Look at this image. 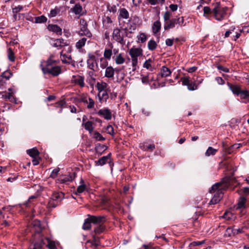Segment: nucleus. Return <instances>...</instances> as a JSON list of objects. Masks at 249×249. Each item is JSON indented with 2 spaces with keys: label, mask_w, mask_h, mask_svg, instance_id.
I'll use <instances>...</instances> for the list:
<instances>
[{
  "label": "nucleus",
  "mask_w": 249,
  "mask_h": 249,
  "mask_svg": "<svg viewBox=\"0 0 249 249\" xmlns=\"http://www.w3.org/2000/svg\"><path fill=\"white\" fill-rule=\"evenodd\" d=\"M223 187L222 186L221 182H217L212 186L210 190V193H214V196L209 204H215L218 203L221 199L223 197L224 191Z\"/></svg>",
  "instance_id": "nucleus-1"
},
{
  "label": "nucleus",
  "mask_w": 249,
  "mask_h": 249,
  "mask_svg": "<svg viewBox=\"0 0 249 249\" xmlns=\"http://www.w3.org/2000/svg\"><path fill=\"white\" fill-rule=\"evenodd\" d=\"M228 8L226 7H222L219 2H216L213 5V17L217 20H221L226 15Z\"/></svg>",
  "instance_id": "nucleus-2"
},
{
  "label": "nucleus",
  "mask_w": 249,
  "mask_h": 249,
  "mask_svg": "<svg viewBox=\"0 0 249 249\" xmlns=\"http://www.w3.org/2000/svg\"><path fill=\"white\" fill-rule=\"evenodd\" d=\"M64 198V194L62 192H54L52 195L48 205L49 207L55 208L58 206L61 201Z\"/></svg>",
  "instance_id": "nucleus-3"
},
{
  "label": "nucleus",
  "mask_w": 249,
  "mask_h": 249,
  "mask_svg": "<svg viewBox=\"0 0 249 249\" xmlns=\"http://www.w3.org/2000/svg\"><path fill=\"white\" fill-rule=\"evenodd\" d=\"M42 71L44 74H51L53 76H57L61 73V68L58 66L42 67Z\"/></svg>",
  "instance_id": "nucleus-4"
},
{
  "label": "nucleus",
  "mask_w": 249,
  "mask_h": 249,
  "mask_svg": "<svg viewBox=\"0 0 249 249\" xmlns=\"http://www.w3.org/2000/svg\"><path fill=\"white\" fill-rule=\"evenodd\" d=\"M113 38L117 42L122 45L125 44V41L124 40L123 35L121 34V30L118 28L114 29L112 33Z\"/></svg>",
  "instance_id": "nucleus-5"
},
{
  "label": "nucleus",
  "mask_w": 249,
  "mask_h": 249,
  "mask_svg": "<svg viewBox=\"0 0 249 249\" xmlns=\"http://www.w3.org/2000/svg\"><path fill=\"white\" fill-rule=\"evenodd\" d=\"M236 181L235 178L233 177H226L222 179L220 182L222 183V186L224 190H226L229 186L234 185Z\"/></svg>",
  "instance_id": "nucleus-6"
},
{
  "label": "nucleus",
  "mask_w": 249,
  "mask_h": 249,
  "mask_svg": "<svg viewBox=\"0 0 249 249\" xmlns=\"http://www.w3.org/2000/svg\"><path fill=\"white\" fill-rule=\"evenodd\" d=\"M90 221L94 224L100 225L104 224L106 221V216H94L89 215Z\"/></svg>",
  "instance_id": "nucleus-7"
},
{
  "label": "nucleus",
  "mask_w": 249,
  "mask_h": 249,
  "mask_svg": "<svg viewBox=\"0 0 249 249\" xmlns=\"http://www.w3.org/2000/svg\"><path fill=\"white\" fill-rule=\"evenodd\" d=\"M88 67L89 69L93 71H97L98 70V67L96 62V57L94 55H92L89 56V59L87 61Z\"/></svg>",
  "instance_id": "nucleus-8"
},
{
  "label": "nucleus",
  "mask_w": 249,
  "mask_h": 249,
  "mask_svg": "<svg viewBox=\"0 0 249 249\" xmlns=\"http://www.w3.org/2000/svg\"><path fill=\"white\" fill-rule=\"evenodd\" d=\"M180 80L182 82V85L187 86L189 90H194L196 89V84L189 80L188 77H181Z\"/></svg>",
  "instance_id": "nucleus-9"
},
{
  "label": "nucleus",
  "mask_w": 249,
  "mask_h": 249,
  "mask_svg": "<svg viewBox=\"0 0 249 249\" xmlns=\"http://www.w3.org/2000/svg\"><path fill=\"white\" fill-rule=\"evenodd\" d=\"M129 54L132 59H138V57L142 55V50L139 48H132L129 50Z\"/></svg>",
  "instance_id": "nucleus-10"
},
{
  "label": "nucleus",
  "mask_w": 249,
  "mask_h": 249,
  "mask_svg": "<svg viewBox=\"0 0 249 249\" xmlns=\"http://www.w3.org/2000/svg\"><path fill=\"white\" fill-rule=\"evenodd\" d=\"M98 114L103 116L105 119L107 120H110L111 118V112L107 108L99 110L98 112Z\"/></svg>",
  "instance_id": "nucleus-11"
},
{
  "label": "nucleus",
  "mask_w": 249,
  "mask_h": 249,
  "mask_svg": "<svg viewBox=\"0 0 249 249\" xmlns=\"http://www.w3.org/2000/svg\"><path fill=\"white\" fill-rule=\"evenodd\" d=\"M80 36H86L89 38L92 36V34L88 29V26L80 27V30L77 32Z\"/></svg>",
  "instance_id": "nucleus-12"
},
{
  "label": "nucleus",
  "mask_w": 249,
  "mask_h": 249,
  "mask_svg": "<svg viewBox=\"0 0 249 249\" xmlns=\"http://www.w3.org/2000/svg\"><path fill=\"white\" fill-rule=\"evenodd\" d=\"M246 198L244 196L241 197L238 202L236 210H241V212L244 213V210L246 208Z\"/></svg>",
  "instance_id": "nucleus-13"
},
{
  "label": "nucleus",
  "mask_w": 249,
  "mask_h": 249,
  "mask_svg": "<svg viewBox=\"0 0 249 249\" xmlns=\"http://www.w3.org/2000/svg\"><path fill=\"white\" fill-rule=\"evenodd\" d=\"M241 146V144L240 143H235L231 145L230 147L227 148V147L225 146V144L224 142H223V147L225 149V151L228 154L231 153L234 151V149H236L240 148Z\"/></svg>",
  "instance_id": "nucleus-14"
},
{
  "label": "nucleus",
  "mask_w": 249,
  "mask_h": 249,
  "mask_svg": "<svg viewBox=\"0 0 249 249\" xmlns=\"http://www.w3.org/2000/svg\"><path fill=\"white\" fill-rule=\"evenodd\" d=\"M110 158V154L106 156H103L98 160L95 161V164L97 166H102L105 164L109 160Z\"/></svg>",
  "instance_id": "nucleus-15"
},
{
  "label": "nucleus",
  "mask_w": 249,
  "mask_h": 249,
  "mask_svg": "<svg viewBox=\"0 0 249 249\" xmlns=\"http://www.w3.org/2000/svg\"><path fill=\"white\" fill-rule=\"evenodd\" d=\"M176 24H177L176 18H172L164 23V28L165 30H168L175 27Z\"/></svg>",
  "instance_id": "nucleus-16"
},
{
  "label": "nucleus",
  "mask_w": 249,
  "mask_h": 249,
  "mask_svg": "<svg viewBox=\"0 0 249 249\" xmlns=\"http://www.w3.org/2000/svg\"><path fill=\"white\" fill-rule=\"evenodd\" d=\"M49 31L56 33L58 35L62 34V29L58 25L55 24H50L48 26Z\"/></svg>",
  "instance_id": "nucleus-17"
},
{
  "label": "nucleus",
  "mask_w": 249,
  "mask_h": 249,
  "mask_svg": "<svg viewBox=\"0 0 249 249\" xmlns=\"http://www.w3.org/2000/svg\"><path fill=\"white\" fill-rule=\"evenodd\" d=\"M171 74V71L168 68L162 66L160 70V72L158 75H160L161 77H166L169 76Z\"/></svg>",
  "instance_id": "nucleus-18"
},
{
  "label": "nucleus",
  "mask_w": 249,
  "mask_h": 249,
  "mask_svg": "<svg viewBox=\"0 0 249 249\" xmlns=\"http://www.w3.org/2000/svg\"><path fill=\"white\" fill-rule=\"evenodd\" d=\"M115 70L111 66L107 67L106 69L105 76L107 78H112L114 74Z\"/></svg>",
  "instance_id": "nucleus-19"
},
{
  "label": "nucleus",
  "mask_w": 249,
  "mask_h": 249,
  "mask_svg": "<svg viewBox=\"0 0 249 249\" xmlns=\"http://www.w3.org/2000/svg\"><path fill=\"white\" fill-rule=\"evenodd\" d=\"M118 18L127 19L129 18V13L127 10L124 8L120 9Z\"/></svg>",
  "instance_id": "nucleus-20"
},
{
  "label": "nucleus",
  "mask_w": 249,
  "mask_h": 249,
  "mask_svg": "<svg viewBox=\"0 0 249 249\" xmlns=\"http://www.w3.org/2000/svg\"><path fill=\"white\" fill-rule=\"evenodd\" d=\"M27 153L32 158L38 157L39 152L36 147L27 150Z\"/></svg>",
  "instance_id": "nucleus-21"
},
{
  "label": "nucleus",
  "mask_w": 249,
  "mask_h": 249,
  "mask_svg": "<svg viewBox=\"0 0 249 249\" xmlns=\"http://www.w3.org/2000/svg\"><path fill=\"white\" fill-rule=\"evenodd\" d=\"M45 244L44 240L41 238L39 241L36 242L30 249H41Z\"/></svg>",
  "instance_id": "nucleus-22"
},
{
  "label": "nucleus",
  "mask_w": 249,
  "mask_h": 249,
  "mask_svg": "<svg viewBox=\"0 0 249 249\" xmlns=\"http://www.w3.org/2000/svg\"><path fill=\"white\" fill-rule=\"evenodd\" d=\"M63 51L64 50L60 53V55L62 57L61 61L63 63H70L72 60L71 56V55L63 54Z\"/></svg>",
  "instance_id": "nucleus-23"
},
{
  "label": "nucleus",
  "mask_w": 249,
  "mask_h": 249,
  "mask_svg": "<svg viewBox=\"0 0 249 249\" xmlns=\"http://www.w3.org/2000/svg\"><path fill=\"white\" fill-rule=\"evenodd\" d=\"M229 88L232 92L237 95H239L241 91V88L237 85H234L232 84L229 85Z\"/></svg>",
  "instance_id": "nucleus-24"
},
{
  "label": "nucleus",
  "mask_w": 249,
  "mask_h": 249,
  "mask_svg": "<svg viewBox=\"0 0 249 249\" xmlns=\"http://www.w3.org/2000/svg\"><path fill=\"white\" fill-rule=\"evenodd\" d=\"M106 229V226L104 224L98 225L94 228V232L96 234H99L104 231Z\"/></svg>",
  "instance_id": "nucleus-25"
},
{
  "label": "nucleus",
  "mask_w": 249,
  "mask_h": 249,
  "mask_svg": "<svg viewBox=\"0 0 249 249\" xmlns=\"http://www.w3.org/2000/svg\"><path fill=\"white\" fill-rule=\"evenodd\" d=\"M91 223H92V222L90 221L89 216L88 215V217L85 220L82 227L83 229L84 230H89L90 229Z\"/></svg>",
  "instance_id": "nucleus-26"
},
{
  "label": "nucleus",
  "mask_w": 249,
  "mask_h": 249,
  "mask_svg": "<svg viewBox=\"0 0 249 249\" xmlns=\"http://www.w3.org/2000/svg\"><path fill=\"white\" fill-rule=\"evenodd\" d=\"M13 92H9L8 93H5L2 96L6 100H9L11 102H14L16 100L15 98L13 96Z\"/></svg>",
  "instance_id": "nucleus-27"
},
{
  "label": "nucleus",
  "mask_w": 249,
  "mask_h": 249,
  "mask_svg": "<svg viewBox=\"0 0 249 249\" xmlns=\"http://www.w3.org/2000/svg\"><path fill=\"white\" fill-rule=\"evenodd\" d=\"M161 24L160 21H155L153 25V32L154 34L157 33L160 29Z\"/></svg>",
  "instance_id": "nucleus-28"
},
{
  "label": "nucleus",
  "mask_w": 249,
  "mask_h": 249,
  "mask_svg": "<svg viewBox=\"0 0 249 249\" xmlns=\"http://www.w3.org/2000/svg\"><path fill=\"white\" fill-rule=\"evenodd\" d=\"M45 240L47 242V247L49 249H56V246L54 241L48 238H46Z\"/></svg>",
  "instance_id": "nucleus-29"
},
{
  "label": "nucleus",
  "mask_w": 249,
  "mask_h": 249,
  "mask_svg": "<svg viewBox=\"0 0 249 249\" xmlns=\"http://www.w3.org/2000/svg\"><path fill=\"white\" fill-rule=\"evenodd\" d=\"M87 40V38L86 37H83L82 39H80L76 43V47L77 49L82 48L85 45Z\"/></svg>",
  "instance_id": "nucleus-30"
},
{
  "label": "nucleus",
  "mask_w": 249,
  "mask_h": 249,
  "mask_svg": "<svg viewBox=\"0 0 249 249\" xmlns=\"http://www.w3.org/2000/svg\"><path fill=\"white\" fill-rule=\"evenodd\" d=\"M92 124L93 123L91 121H88L85 124H83V125L84 126L85 128L90 132L93 129Z\"/></svg>",
  "instance_id": "nucleus-31"
},
{
  "label": "nucleus",
  "mask_w": 249,
  "mask_h": 249,
  "mask_svg": "<svg viewBox=\"0 0 249 249\" xmlns=\"http://www.w3.org/2000/svg\"><path fill=\"white\" fill-rule=\"evenodd\" d=\"M96 87L97 88L98 90L99 91V93L98 94V96L99 98L101 99L100 97V93L103 91H104L105 88L106 87V83H97L96 85Z\"/></svg>",
  "instance_id": "nucleus-32"
},
{
  "label": "nucleus",
  "mask_w": 249,
  "mask_h": 249,
  "mask_svg": "<svg viewBox=\"0 0 249 249\" xmlns=\"http://www.w3.org/2000/svg\"><path fill=\"white\" fill-rule=\"evenodd\" d=\"M35 18V23H44L47 21V18L44 16H41L39 17H36Z\"/></svg>",
  "instance_id": "nucleus-33"
},
{
  "label": "nucleus",
  "mask_w": 249,
  "mask_h": 249,
  "mask_svg": "<svg viewBox=\"0 0 249 249\" xmlns=\"http://www.w3.org/2000/svg\"><path fill=\"white\" fill-rule=\"evenodd\" d=\"M53 55H51L50 57V58L47 60L46 61V65L45 67H48L49 65L50 66H53V64L57 63L59 62V60H53Z\"/></svg>",
  "instance_id": "nucleus-34"
},
{
  "label": "nucleus",
  "mask_w": 249,
  "mask_h": 249,
  "mask_svg": "<svg viewBox=\"0 0 249 249\" xmlns=\"http://www.w3.org/2000/svg\"><path fill=\"white\" fill-rule=\"evenodd\" d=\"M157 46V44L154 40H150L148 43V48L151 51L154 50Z\"/></svg>",
  "instance_id": "nucleus-35"
},
{
  "label": "nucleus",
  "mask_w": 249,
  "mask_h": 249,
  "mask_svg": "<svg viewBox=\"0 0 249 249\" xmlns=\"http://www.w3.org/2000/svg\"><path fill=\"white\" fill-rule=\"evenodd\" d=\"M217 150L214 149L212 147H209L206 152H205V155L206 156H210V155H214L215 154Z\"/></svg>",
  "instance_id": "nucleus-36"
},
{
  "label": "nucleus",
  "mask_w": 249,
  "mask_h": 249,
  "mask_svg": "<svg viewBox=\"0 0 249 249\" xmlns=\"http://www.w3.org/2000/svg\"><path fill=\"white\" fill-rule=\"evenodd\" d=\"M124 58L121 53L117 55L115 59L116 63L117 64H122L124 62Z\"/></svg>",
  "instance_id": "nucleus-37"
},
{
  "label": "nucleus",
  "mask_w": 249,
  "mask_h": 249,
  "mask_svg": "<svg viewBox=\"0 0 249 249\" xmlns=\"http://www.w3.org/2000/svg\"><path fill=\"white\" fill-rule=\"evenodd\" d=\"M74 175H75V173H73L72 175H69V176H67V177H64L63 178H62L61 179L62 182V183H66V182H69V181H72V179L74 178Z\"/></svg>",
  "instance_id": "nucleus-38"
},
{
  "label": "nucleus",
  "mask_w": 249,
  "mask_h": 249,
  "mask_svg": "<svg viewBox=\"0 0 249 249\" xmlns=\"http://www.w3.org/2000/svg\"><path fill=\"white\" fill-rule=\"evenodd\" d=\"M81 182L82 184L77 187L76 192V194H77V193H82L85 190L86 185L84 184V180L83 179H81Z\"/></svg>",
  "instance_id": "nucleus-39"
},
{
  "label": "nucleus",
  "mask_w": 249,
  "mask_h": 249,
  "mask_svg": "<svg viewBox=\"0 0 249 249\" xmlns=\"http://www.w3.org/2000/svg\"><path fill=\"white\" fill-rule=\"evenodd\" d=\"M93 240L90 241L89 240L87 242V243H91V246L95 247V248H97L99 244V241L98 239H97L95 235H93Z\"/></svg>",
  "instance_id": "nucleus-40"
},
{
  "label": "nucleus",
  "mask_w": 249,
  "mask_h": 249,
  "mask_svg": "<svg viewBox=\"0 0 249 249\" xmlns=\"http://www.w3.org/2000/svg\"><path fill=\"white\" fill-rule=\"evenodd\" d=\"M7 53L9 59L12 62L14 61L15 60V57L11 48H9L8 49Z\"/></svg>",
  "instance_id": "nucleus-41"
},
{
  "label": "nucleus",
  "mask_w": 249,
  "mask_h": 249,
  "mask_svg": "<svg viewBox=\"0 0 249 249\" xmlns=\"http://www.w3.org/2000/svg\"><path fill=\"white\" fill-rule=\"evenodd\" d=\"M239 95L241 99H246L249 97V91L247 90L241 89Z\"/></svg>",
  "instance_id": "nucleus-42"
},
{
  "label": "nucleus",
  "mask_w": 249,
  "mask_h": 249,
  "mask_svg": "<svg viewBox=\"0 0 249 249\" xmlns=\"http://www.w3.org/2000/svg\"><path fill=\"white\" fill-rule=\"evenodd\" d=\"M112 53V50L111 49H106L104 53V58L110 60Z\"/></svg>",
  "instance_id": "nucleus-43"
},
{
  "label": "nucleus",
  "mask_w": 249,
  "mask_h": 249,
  "mask_svg": "<svg viewBox=\"0 0 249 249\" xmlns=\"http://www.w3.org/2000/svg\"><path fill=\"white\" fill-rule=\"evenodd\" d=\"M82 10V6L80 4H75L73 8V12L75 14H79Z\"/></svg>",
  "instance_id": "nucleus-44"
},
{
  "label": "nucleus",
  "mask_w": 249,
  "mask_h": 249,
  "mask_svg": "<svg viewBox=\"0 0 249 249\" xmlns=\"http://www.w3.org/2000/svg\"><path fill=\"white\" fill-rule=\"evenodd\" d=\"M107 149V146L104 144H98L95 147V151L96 152L101 153V151H105Z\"/></svg>",
  "instance_id": "nucleus-45"
},
{
  "label": "nucleus",
  "mask_w": 249,
  "mask_h": 249,
  "mask_svg": "<svg viewBox=\"0 0 249 249\" xmlns=\"http://www.w3.org/2000/svg\"><path fill=\"white\" fill-rule=\"evenodd\" d=\"M100 67L102 69H105L107 67V66L108 65V62L106 60V58L102 57L100 59Z\"/></svg>",
  "instance_id": "nucleus-46"
},
{
  "label": "nucleus",
  "mask_w": 249,
  "mask_h": 249,
  "mask_svg": "<svg viewBox=\"0 0 249 249\" xmlns=\"http://www.w3.org/2000/svg\"><path fill=\"white\" fill-rule=\"evenodd\" d=\"M12 75V73L8 71H6L3 73H2L1 76L3 78H5L7 80H8Z\"/></svg>",
  "instance_id": "nucleus-47"
},
{
  "label": "nucleus",
  "mask_w": 249,
  "mask_h": 249,
  "mask_svg": "<svg viewBox=\"0 0 249 249\" xmlns=\"http://www.w3.org/2000/svg\"><path fill=\"white\" fill-rule=\"evenodd\" d=\"M60 12V10L58 8H55L51 10L49 16L50 17H55Z\"/></svg>",
  "instance_id": "nucleus-48"
},
{
  "label": "nucleus",
  "mask_w": 249,
  "mask_h": 249,
  "mask_svg": "<svg viewBox=\"0 0 249 249\" xmlns=\"http://www.w3.org/2000/svg\"><path fill=\"white\" fill-rule=\"evenodd\" d=\"M94 138L96 139L97 140L99 141H103L105 140V138H104L100 133L98 132H95L94 133Z\"/></svg>",
  "instance_id": "nucleus-49"
},
{
  "label": "nucleus",
  "mask_w": 249,
  "mask_h": 249,
  "mask_svg": "<svg viewBox=\"0 0 249 249\" xmlns=\"http://www.w3.org/2000/svg\"><path fill=\"white\" fill-rule=\"evenodd\" d=\"M84 78L83 77L80 76L77 79L75 80V82L76 84L80 85L81 87H84Z\"/></svg>",
  "instance_id": "nucleus-50"
},
{
  "label": "nucleus",
  "mask_w": 249,
  "mask_h": 249,
  "mask_svg": "<svg viewBox=\"0 0 249 249\" xmlns=\"http://www.w3.org/2000/svg\"><path fill=\"white\" fill-rule=\"evenodd\" d=\"M151 62L152 60L150 59L146 60L143 64V67L146 68L147 69H149L151 71H152L153 69L151 68Z\"/></svg>",
  "instance_id": "nucleus-51"
},
{
  "label": "nucleus",
  "mask_w": 249,
  "mask_h": 249,
  "mask_svg": "<svg viewBox=\"0 0 249 249\" xmlns=\"http://www.w3.org/2000/svg\"><path fill=\"white\" fill-rule=\"evenodd\" d=\"M203 12L204 16H206L207 15L213 13V9H211L209 7L205 6L203 7Z\"/></svg>",
  "instance_id": "nucleus-52"
},
{
  "label": "nucleus",
  "mask_w": 249,
  "mask_h": 249,
  "mask_svg": "<svg viewBox=\"0 0 249 249\" xmlns=\"http://www.w3.org/2000/svg\"><path fill=\"white\" fill-rule=\"evenodd\" d=\"M171 16H172V13L170 12H169V11L166 12L164 13V16H163V18H164L165 22L170 20V18L171 17Z\"/></svg>",
  "instance_id": "nucleus-53"
},
{
  "label": "nucleus",
  "mask_w": 249,
  "mask_h": 249,
  "mask_svg": "<svg viewBox=\"0 0 249 249\" xmlns=\"http://www.w3.org/2000/svg\"><path fill=\"white\" fill-rule=\"evenodd\" d=\"M234 227L228 228L226 230V234H227L228 235V236H231L232 235H235V234H234Z\"/></svg>",
  "instance_id": "nucleus-54"
},
{
  "label": "nucleus",
  "mask_w": 249,
  "mask_h": 249,
  "mask_svg": "<svg viewBox=\"0 0 249 249\" xmlns=\"http://www.w3.org/2000/svg\"><path fill=\"white\" fill-rule=\"evenodd\" d=\"M147 39L146 36L144 33H141L139 37V40L142 42L144 43Z\"/></svg>",
  "instance_id": "nucleus-55"
},
{
  "label": "nucleus",
  "mask_w": 249,
  "mask_h": 249,
  "mask_svg": "<svg viewBox=\"0 0 249 249\" xmlns=\"http://www.w3.org/2000/svg\"><path fill=\"white\" fill-rule=\"evenodd\" d=\"M106 130L108 134L113 135H114V129L112 125H109L107 127Z\"/></svg>",
  "instance_id": "nucleus-56"
},
{
  "label": "nucleus",
  "mask_w": 249,
  "mask_h": 249,
  "mask_svg": "<svg viewBox=\"0 0 249 249\" xmlns=\"http://www.w3.org/2000/svg\"><path fill=\"white\" fill-rule=\"evenodd\" d=\"M88 100H89V102L88 103V105L87 106V107L88 108H93L94 107V101H93V100L92 99H91L90 98H89Z\"/></svg>",
  "instance_id": "nucleus-57"
},
{
  "label": "nucleus",
  "mask_w": 249,
  "mask_h": 249,
  "mask_svg": "<svg viewBox=\"0 0 249 249\" xmlns=\"http://www.w3.org/2000/svg\"><path fill=\"white\" fill-rule=\"evenodd\" d=\"M58 40L60 41V45L61 47L64 46H68L69 45V43L68 41H65L62 38L57 39Z\"/></svg>",
  "instance_id": "nucleus-58"
},
{
  "label": "nucleus",
  "mask_w": 249,
  "mask_h": 249,
  "mask_svg": "<svg viewBox=\"0 0 249 249\" xmlns=\"http://www.w3.org/2000/svg\"><path fill=\"white\" fill-rule=\"evenodd\" d=\"M59 170L60 169L59 168H56L54 169L52 171V173L51 175V177L53 178H55L57 175V174L59 171Z\"/></svg>",
  "instance_id": "nucleus-59"
},
{
  "label": "nucleus",
  "mask_w": 249,
  "mask_h": 249,
  "mask_svg": "<svg viewBox=\"0 0 249 249\" xmlns=\"http://www.w3.org/2000/svg\"><path fill=\"white\" fill-rule=\"evenodd\" d=\"M138 63V59H132V65L133 67V71H134L136 70V66Z\"/></svg>",
  "instance_id": "nucleus-60"
},
{
  "label": "nucleus",
  "mask_w": 249,
  "mask_h": 249,
  "mask_svg": "<svg viewBox=\"0 0 249 249\" xmlns=\"http://www.w3.org/2000/svg\"><path fill=\"white\" fill-rule=\"evenodd\" d=\"M108 10H109V12L115 13L117 11V7L116 5H114L112 6L108 7Z\"/></svg>",
  "instance_id": "nucleus-61"
},
{
  "label": "nucleus",
  "mask_w": 249,
  "mask_h": 249,
  "mask_svg": "<svg viewBox=\"0 0 249 249\" xmlns=\"http://www.w3.org/2000/svg\"><path fill=\"white\" fill-rule=\"evenodd\" d=\"M23 8L22 6H18L16 7L13 9V12L15 14H16L19 12Z\"/></svg>",
  "instance_id": "nucleus-62"
},
{
  "label": "nucleus",
  "mask_w": 249,
  "mask_h": 249,
  "mask_svg": "<svg viewBox=\"0 0 249 249\" xmlns=\"http://www.w3.org/2000/svg\"><path fill=\"white\" fill-rule=\"evenodd\" d=\"M80 27L88 26V24H87L86 21L84 19H83V18H81L80 20Z\"/></svg>",
  "instance_id": "nucleus-63"
},
{
  "label": "nucleus",
  "mask_w": 249,
  "mask_h": 249,
  "mask_svg": "<svg viewBox=\"0 0 249 249\" xmlns=\"http://www.w3.org/2000/svg\"><path fill=\"white\" fill-rule=\"evenodd\" d=\"M177 24H178L179 25H182L184 22V19L182 17H179L178 18H176Z\"/></svg>",
  "instance_id": "nucleus-64"
}]
</instances>
